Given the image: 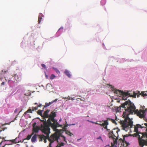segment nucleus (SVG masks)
<instances>
[{"label": "nucleus", "mask_w": 147, "mask_h": 147, "mask_svg": "<svg viewBox=\"0 0 147 147\" xmlns=\"http://www.w3.org/2000/svg\"><path fill=\"white\" fill-rule=\"evenodd\" d=\"M121 107L125 109V111L122 115L124 119L121 121V123L122 129L127 131L132 128L133 126L132 119H130L128 117L129 115L133 114L134 113V114L138 116V109L136 110V108L134 104L129 100L121 104L119 107L118 108L117 110L120 109Z\"/></svg>", "instance_id": "1"}, {"label": "nucleus", "mask_w": 147, "mask_h": 147, "mask_svg": "<svg viewBox=\"0 0 147 147\" xmlns=\"http://www.w3.org/2000/svg\"><path fill=\"white\" fill-rule=\"evenodd\" d=\"M49 116V117L48 119V123L51 127L54 129L61 126L58 123L57 121L54 119V117L56 116L55 112L54 111L52 112Z\"/></svg>", "instance_id": "2"}, {"label": "nucleus", "mask_w": 147, "mask_h": 147, "mask_svg": "<svg viewBox=\"0 0 147 147\" xmlns=\"http://www.w3.org/2000/svg\"><path fill=\"white\" fill-rule=\"evenodd\" d=\"M119 130L117 129H114L112 131H110L109 133V138H111L113 140L115 144H117V140L118 139L119 135L118 133Z\"/></svg>", "instance_id": "3"}, {"label": "nucleus", "mask_w": 147, "mask_h": 147, "mask_svg": "<svg viewBox=\"0 0 147 147\" xmlns=\"http://www.w3.org/2000/svg\"><path fill=\"white\" fill-rule=\"evenodd\" d=\"M43 120H40V121L43 122L42 124H41V131L42 133H45L46 131L48 132L49 130H50L49 126H50L48 123V120L47 121L46 118Z\"/></svg>", "instance_id": "4"}, {"label": "nucleus", "mask_w": 147, "mask_h": 147, "mask_svg": "<svg viewBox=\"0 0 147 147\" xmlns=\"http://www.w3.org/2000/svg\"><path fill=\"white\" fill-rule=\"evenodd\" d=\"M128 136L127 135H125L123 136V139L120 138L119 139L118 144L119 145H120L121 147H126L129 145V144L126 141L128 138Z\"/></svg>", "instance_id": "5"}, {"label": "nucleus", "mask_w": 147, "mask_h": 147, "mask_svg": "<svg viewBox=\"0 0 147 147\" xmlns=\"http://www.w3.org/2000/svg\"><path fill=\"white\" fill-rule=\"evenodd\" d=\"M43 133L46 134V136H45L43 135H38L39 137V140L40 142L42 141L43 140H44V142L45 143L47 142V139H48V138L49 136V134L50 133V130H49L48 132L47 131H46L45 133Z\"/></svg>", "instance_id": "6"}, {"label": "nucleus", "mask_w": 147, "mask_h": 147, "mask_svg": "<svg viewBox=\"0 0 147 147\" xmlns=\"http://www.w3.org/2000/svg\"><path fill=\"white\" fill-rule=\"evenodd\" d=\"M145 107L144 106H141L140 109L139 111L138 110V117L140 118H144V119H145L144 118L145 116Z\"/></svg>", "instance_id": "7"}, {"label": "nucleus", "mask_w": 147, "mask_h": 147, "mask_svg": "<svg viewBox=\"0 0 147 147\" xmlns=\"http://www.w3.org/2000/svg\"><path fill=\"white\" fill-rule=\"evenodd\" d=\"M109 119H110V118H108L107 120L102 121L104 123H101V126H103V127L105 129L107 130V131H108L109 130L107 129V125H109V123L108 121Z\"/></svg>", "instance_id": "8"}, {"label": "nucleus", "mask_w": 147, "mask_h": 147, "mask_svg": "<svg viewBox=\"0 0 147 147\" xmlns=\"http://www.w3.org/2000/svg\"><path fill=\"white\" fill-rule=\"evenodd\" d=\"M50 110L47 109L45 111L43 115L42 119H45V118H48L49 117V115L48 114V113L50 111Z\"/></svg>", "instance_id": "9"}, {"label": "nucleus", "mask_w": 147, "mask_h": 147, "mask_svg": "<svg viewBox=\"0 0 147 147\" xmlns=\"http://www.w3.org/2000/svg\"><path fill=\"white\" fill-rule=\"evenodd\" d=\"M13 76V77L14 79H15V80H14L13 81V82H14L17 83L20 81V78H19L18 75H17L16 74H14Z\"/></svg>", "instance_id": "10"}, {"label": "nucleus", "mask_w": 147, "mask_h": 147, "mask_svg": "<svg viewBox=\"0 0 147 147\" xmlns=\"http://www.w3.org/2000/svg\"><path fill=\"white\" fill-rule=\"evenodd\" d=\"M134 131L136 132L135 134H133V136L134 137H137L138 136V124H136V126H134Z\"/></svg>", "instance_id": "11"}, {"label": "nucleus", "mask_w": 147, "mask_h": 147, "mask_svg": "<svg viewBox=\"0 0 147 147\" xmlns=\"http://www.w3.org/2000/svg\"><path fill=\"white\" fill-rule=\"evenodd\" d=\"M123 92V91L117 89L115 90L114 91V93H115L117 96H121L123 93H124Z\"/></svg>", "instance_id": "12"}, {"label": "nucleus", "mask_w": 147, "mask_h": 147, "mask_svg": "<svg viewBox=\"0 0 147 147\" xmlns=\"http://www.w3.org/2000/svg\"><path fill=\"white\" fill-rule=\"evenodd\" d=\"M40 129H41V127H40L38 126H36L35 127H34V128H33V133H32V134H34V133H37L38 132L39 130Z\"/></svg>", "instance_id": "13"}, {"label": "nucleus", "mask_w": 147, "mask_h": 147, "mask_svg": "<svg viewBox=\"0 0 147 147\" xmlns=\"http://www.w3.org/2000/svg\"><path fill=\"white\" fill-rule=\"evenodd\" d=\"M124 93H123L122 94V98L123 100H126L127 99V97H128V95L130 94H128V93H126V92H124Z\"/></svg>", "instance_id": "14"}, {"label": "nucleus", "mask_w": 147, "mask_h": 147, "mask_svg": "<svg viewBox=\"0 0 147 147\" xmlns=\"http://www.w3.org/2000/svg\"><path fill=\"white\" fill-rule=\"evenodd\" d=\"M57 99H55L54 100H53L51 102H50L49 103H46L45 104V105L44 106V107H47L49 106L54 102L57 101Z\"/></svg>", "instance_id": "15"}, {"label": "nucleus", "mask_w": 147, "mask_h": 147, "mask_svg": "<svg viewBox=\"0 0 147 147\" xmlns=\"http://www.w3.org/2000/svg\"><path fill=\"white\" fill-rule=\"evenodd\" d=\"M140 95H141L143 97L147 96V94L146 93H145L144 92H142L141 93H140V92L138 91V97L140 96Z\"/></svg>", "instance_id": "16"}, {"label": "nucleus", "mask_w": 147, "mask_h": 147, "mask_svg": "<svg viewBox=\"0 0 147 147\" xmlns=\"http://www.w3.org/2000/svg\"><path fill=\"white\" fill-rule=\"evenodd\" d=\"M38 135L35 134L31 138V141L32 142H35L36 140V136H38Z\"/></svg>", "instance_id": "17"}, {"label": "nucleus", "mask_w": 147, "mask_h": 147, "mask_svg": "<svg viewBox=\"0 0 147 147\" xmlns=\"http://www.w3.org/2000/svg\"><path fill=\"white\" fill-rule=\"evenodd\" d=\"M48 140L50 142V143H53L55 141L54 138L53 137V135L50 138H48Z\"/></svg>", "instance_id": "18"}, {"label": "nucleus", "mask_w": 147, "mask_h": 147, "mask_svg": "<svg viewBox=\"0 0 147 147\" xmlns=\"http://www.w3.org/2000/svg\"><path fill=\"white\" fill-rule=\"evenodd\" d=\"M126 93H128L129 94H129L128 95V97L129 96H131V97H133L134 96H135L133 94L134 93V92H133L132 91H128L127 92H126Z\"/></svg>", "instance_id": "19"}, {"label": "nucleus", "mask_w": 147, "mask_h": 147, "mask_svg": "<svg viewBox=\"0 0 147 147\" xmlns=\"http://www.w3.org/2000/svg\"><path fill=\"white\" fill-rule=\"evenodd\" d=\"M42 16V14L40 13H39L38 20V22L39 24L40 23L41 21Z\"/></svg>", "instance_id": "20"}, {"label": "nucleus", "mask_w": 147, "mask_h": 147, "mask_svg": "<svg viewBox=\"0 0 147 147\" xmlns=\"http://www.w3.org/2000/svg\"><path fill=\"white\" fill-rule=\"evenodd\" d=\"M33 110L32 109H28L24 113L23 115L25 116V115L27 114V113H32Z\"/></svg>", "instance_id": "21"}, {"label": "nucleus", "mask_w": 147, "mask_h": 147, "mask_svg": "<svg viewBox=\"0 0 147 147\" xmlns=\"http://www.w3.org/2000/svg\"><path fill=\"white\" fill-rule=\"evenodd\" d=\"M65 73L70 78L71 77V75L69 73V72L68 70H65Z\"/></svg>", "instance_id": "22"}, {"label": "nucleus", "mask_w": 147, "mask_h": 147, "mask_svg": "<svg viewBox=\"0 0 147 147\" xmlns=\"http://www.w3.org/2000/svg\"><path fill=\"white\" fill-rule=\"evenodd\" d=\"M65 133L70 136H71L72 135H73L71 133L70 131L68 130H66L65 131Z\"/></svg>", "instance_id": "23"}, {"label": "nucleus", "mask_w": 147, "mask_h": 147, "mask_svg": "<svg viewBox=\"0 0 147 147\" xmlns=\"http://www.w3.org/2000/svg\"><path fill=\"white\" fill-rule=\"evenodd\" d=\"M43 111V110H38L37 112L38 114L40 115L42 117L43 115L42 114V111Z\"/></svg>", "instance_id": "24"}, {"label": "nucleus", "mask_w": 147, "mask_h": 147, "mask_svg": "<svg viewBox=\"0 0 147 147\" xmlns=\"http://www.w3.org/2000/svg\"><path fill=\"white\" fill-rule=\"evenodd\" d=\"M53 137L54 138V140H57L59 138V136H57L56 135H53Z\"/></svg>", "instance_id": "25"}, {"label": "nucleus", "mask_w": 147, "mask_h": 147, "mask_svg": "<svg viewBox=\"0 0 147 147\" xmlns=\"http://www.w3.org/2000/svg\"><path fill=\"white\" fill-rule=\"evenodd\" d=\"M31 136H32V135H28L27 136V138H26L25 139L23 140V141L22 142H24V141L26 140H30V138L31 137Z\"/></svg>", "instance_id": "26"}, {"label": "nucleus", "mask_w": 147, "mask_h": 147, "mask_svg": "<svg viewBox=\"0 0 147 147\" xmlns=\"http://www.w3.org/2000/svg\"><path fill=\"white\" fill-rule=\"evenodd\" d=\"M53 69H54L55 70V71L56 72L57 74H60V71H59V70L57 69L56 68H54V67H53Z\"/></svg>", "instance_id": "27"}, {"label": "nucleus", "mask_w": 147, "mask_h": 147, "mask_svg": "<svg viewBox=\"0 0 147 147\" xmlns=\"http://www.w3.org/2000/svg\"><path fill=\"white\" fill-rule=\"evenodd\" d=\"M55 77V75H54L53 74H52L50 78L52 80V79H53Z\"/></svg>", "instance_id": "28"}, {"label": "nucleus", "mask_w": 147, "mask_h": 147, "mask_svg": "<svg viewBox=\"0 0 147 147\" xmlns=\"http://www.w3.org/2000/svg\"><path fill=\"white\" fill-rule=\"evenodd\" d=\"M17 138H16L14 140H9V141H10L12 143H15V141H16V140H17Z\"/></svg>", "instance_id": "29"}, {"label": "nucleus", "mask_w": 147, "mask_h": 147, "mask_svg": "<svg viewBox=\"0 0 147 147\" xmlns=\"http://www.w3.org/2000/svg\"><path fill=\"white\" fill-rule=\"evenodd\" d=\"M67 98H68V100H74V98L69 97V96H68V97H67Z\"/></svg>", "instance_id": "30"}, {"label": "nucleus", "mask_w": 147, "mask_h": 147, "mask_svg": "<svg viewBox=\"0 0 147 147\" xmlns=\"http://www.w3.org/2000/svg\"><path fill=\"white\" fill-rule=\"evenodd\" d=\"M64 145V144L63 142H61L60 144L59 145V146H56V147H60L61 146H63Z\"/></svg>", "instance_id": "31"}, {"label": "nucleus", "mask_w": 147, "mask_h": 147, "mask_svg": "<svg viewBox=\"0 0 147 147\" xmlns=\"http://www.w3.org/2000/svg\"><path fill=\"white\" fill-rule=\"evenodd\" d=\"M38 109V107H33L32 108V109L33 111H34V110H36Z\"/></svg>", "instance_id": "32"}, {"label": "nucleus", "mask_w": 147, "mask_h": 147, "mask_svg": "<svg viewBox=\"0 0 147 147\" xmlns=\"http://www.w3.org/2000/svg\"><path fill=\"white\" fill-rule=\"evenodd\" d=\"M60 136L61 137L63 138H64V141L65 142H66V141L65 140V137L64 136L62 135H61Z\"/></svg>", "instance_id": "33"}, {"label": "nucleus", "mask_w": 147, "mask_h": 147, "mask_svg": "<svg viewBox=\"0 0 147 147\" xmlns=\"http://www.w3.org/2000/svg\"><path fill=\"white\" fill-rule=\"evenodd\" d=\"M109 120L112 121V122L113 123H115V120L113 119H112L110 118V119H109Z\"/></svg>", "instance_id": "34"}, {"label": "nucleus", "mask_w": 147, "mask_h": 147, "mask_svg": "<svg viewBox=\"0 0 147 147\" xmlns=\"http://www.w3.org/2000/svg\"><path fill=\"white\" fill-rule=\"evenodd\" d=\"M41 66L44 69H46V67L45 65L44 64H42Z\"/></svg>", "instance_id": "35"}, {"label": "nucleus", "mask_w": 147, "mask_h": 147, "mask_svg": "<svg viewBox=\"0 0 147 147\" xmlns=\"http://www.w3.org/2000/svg\"><path fill=\"white\" fill-rule=\"evenodd\" d=\"M22 110H21V111H20L19 112V113H18V114L16 115V117H15V120H16V118L18 117V115L21 112V111H22Z\"/></svg>", "instance_id": "36"}, {"label": "nucleus", "mask_w": 147, "mask_h": 147, "mask_svg": "<svg viewBox=\"0 0 147 147\" xmlns=\"http://www.w3.org/2000/svg\"><path fill=\"white\" fill-rule=\"evenodd\" d=\"M7 71H3V70H2L1 72V74H2V73H5L6 72H7Z\"/></svg>", "instance_id": "37"}, {"label": "nucleus", "mask_w": 147, "mask_h": 147, "mask_svg": "<svg viewBox=\"0 0 147 147\" xmlns=\"http://www.w3.org/2000/svg\"><path fill=\"white\" fill-rule=\"evenodd\" d=\"M36 123H34L33 124V128H34V127H35V125H36Z\"/></svg>", "instance_id": "38"}, {"label": "nucleus", "mask_w": 147, "mask_h": 147, "mask_svg": "<svg viewBox=\"0 0 147 147\" xmlns=\"http://www.w3.org/2000/svg\"><path fill=\"white\" fill-rule=\"evenodd\" d=\"M114 145H115V144H114V143H113V144L111 143V146H110V147H113L114 146Z\"/></svg>", "instance_id": "39"}, {"label": "nucleus", "mask_w": 147, "mask_h": 147, "mask_svg": "<svg viewBox=\"0 0 147 147\" xmlns=\"http://www.w3.org/2000/svg\"><path fill=\"white\" fill-rule=\"evenodd\" d=\"M41 106H42V104H40L38 105L37 107H38H38H40Z\"/></svg>", "instance_id": "40"}, {"label": "nucleus", "mask_w": 147, "mask_h": 147, "mask_svg": "<svg viewBox=\"0 0 147 147\" xmlns=\"http://www.w3.org/2000/svg\"><path fill=\"white\" fill-rule=\"evenodd\" d=\"M19 142H20V141H17V140H16V141L15 142V143H18Z\"/></svg>", "instance_id": "41"}, {"label": "nucleus", "mask_w": 147, "mask_h": 147, "mask_svg": "<svg viewBox=\"0 0 147 147\" xmlns=\"http://www.w3.org/2000/svg\"><path fill=\"white\" fill-rule=\"evenodd\" d=\"M18 110V109H16L15 110V111H14V113H16L17 112Z\"/></svg>", "instance_id": "42"}, {"label": "nucleus", "mask_w": 147, "mask_h": 147, "mask_svg": "<svg viewBox=\"0 0 147 147\" xmlns=\"http://www.w3.org/2000/svg\"><path fill=\"white\" fill-rule=\"evenodd\" d=\"M97 139H101V137L100 136L99 137L97 138Z\"/></svg>", "instance_id": "43"}, {"label": "nucleus", "mask_w": 147, "mask_h": 147, "mask_svg": "<svg viewBox=\"0 0 147 147\" xmlns=\"http://www.w3.org/2000/svg\"><path fill=\"white\" fill-rule=\"evenodd\" d=\"M4 84H5V82H3L1 84V85H4Z\"/></svg>", "instance_id": "44"}, {"label": "nucleus", "mask_w": 147, "mask_h": 147, "mask_svg": "<svg viewBox=\"0 0 147 147\" xmlns=\"http://www.w3.org/2000/svg\"><path fill=\"white\" fill-rule=\"evenodd\" d=\"M52 143H50L49 144V147H52L51 146V144Z\"/></svg>", "instance_id": "45"}, {"label": "nucleus", "mask_w": 147, "mask_h": 147, "mask_svg": "<svg viewBox=\"0 0 147 147\" xmlns=\"http://www.w3.org/2000/svg\"><path fill=\"white\" fill-rule=\"evenodd\" d=\"M96 123L97 124H98V125H100V126H101V123Z\"/></svg>", "instance_id": "46"}, {"label": "nucleus", "mask_w": 147, "mask_h": 147, "mask_svg": "<svg viewBox=\"0 0 147 147\" xmlns=\"http://www.w3.org/2000/svg\"><path fill=\"white\" fill-rule=\"evenodd\" d=\"M63 28H60L59 29V30H60V29H62Z\"/></svg>", "instance_id": "47"}, {"label": "nucleus", "mask_w": 147, "mask_h": 147, "mask_svg": "<svg viewBox=\"0 0 147 147\" xmlns=\"http://www.w3.org/2000/svg\"><path fill=\"white\" fill-rule=\"evenodd\" d=\"M1 139H0V143L1 141Z\"/></svg>", "instance_id": "48"}, {"label": "nucleus", "mask_w": 147, "mask_h": 147, "mask_svg": "<svg viewBox=\"0 0 147 147\" xmlns=\"http://www.w3.org/2000/svg\"><path fill=\"white\" fill-rule=\"evenodd\" d=\"M137 93H136V95H137V97H138V95H137Z\"/></svg>", "instance_id": "49"}, {"label": "nucleus", "mask_w": 147, "mask_h": 147, "mask_svg": "<svg viewBox=\"0 0 147 147\" xmlns=\"http://www.w3.org/2000/svg\"><path fill=\"white\" fill-rule=\"evenodd\" d=\"M72 125H75V124H72Z\"/></svg>", "instance_id": "50"}, {"label": "nucleus", "mask_w": 147, "mask_h": 147, "mask_svg": "<svg viewBox=\"0 0 147 147\" xmlns=\"http://www.w3.org/2000/svg\"><path fill=\"white\" fill-rule=\"evenodd\" d=\"M114 147H117L116 146H114Z\"/></svg>", "instance_id": "51"}, {"label": "nucleus", "mask_w": 147, "mask_h": 147, "mask_svg": "<svg viewBox=\"0 0 147 147\" xmlns=\"http://www.w3.org/2000/svg\"><path fill=\"white\" fill-rule=\"evenodd\" d=\"M37 104V103H35V105Z\"/></svg>", "instance_id": "52"}, {"label": "nucleus", "mask_w": 147, "mask_h": 147, "mask_svg": "<svg viewBox=\"0 0 147 147\" xmlns=\"http://www.w3.org/2000/svg\"><path fill=\"white\" fill-rule=\"evenodd\" d=\"M1 131V130H0V132Z\"/></svg>", "instance_id": "53"}, {"label": "nucleus", "mask_w": 147, "mask_h": 147, "mask_svg": "<svg viewBox=\"0 0 147 147\" xmlns=\"http://www.w3.org/2000/svg\"><path fill=\"white\" fill-rule=\"evenodd\" d=\"M59 121H61V119H60L59 120Z\"/></svg>", "instance_id": "54"}, {"label": "nucleus", "mask_w": 147, "mask_h": 147, "mask_svg": "<svg viewBox=\"0 0 147 147\" xmlns=\"http://www.w3.org/2000/svg\"><path fill=\"white\" fill-rule=\"evenodd\" d=\"M80 100H82V99H81Z\"/></svg>", "instance_id": "55"}, {"label": "nucleus", "mask_w": 147, "mask_h": 147, "mask_svg": "<svg viewBox=\"0 0 147 147\" xmlns=\"http://www.w3.org/2000/svg\"><path fill=\"white\" fill-rule=\"evenodd\" d=\"M10 80H8V82H9Z\"/></svg>", "instance_id": "56"}]
</instances>
